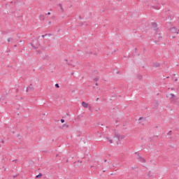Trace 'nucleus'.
<instances>
[{"mask_svg": "<svg viewBox=\"0 0 179 179\" xmlns=\"http://www.w3.org/2000/svg\"><path fill=\"white\" fill-rule=\"evenodd\" d=\"M169 99H171V103H176L177 101V96L174 94H170Z\"/></svg>", "mask_w": 179, "mask_h": 179, "instance_id": "obj_1", "label": "nucleus"}, {"mask_svg": "<svg viewBox=\"0 0 179 179\" xmlns=\"http://www.w3.org/2000/svg\"><path fill=\"white\" fill-rule=\"evenodd\" d=\"M136 155H137V159L141 162V163H146V159H145L143 157L141 156L139 153L136 152Z\"/></svg>", "mask_w": 179, "mask_h": 179, "instance_id": "obj_2", "label": "nucleus"}, {"mask_svg": "<svg viewBox=\"0 0 179 179\" xmlns=\"http://www.w3.org/2000/svg\"><path fill=\"white\" fill-rule=\"evenodd\" d=\"M171 33H176V34H178L179 29H177L176 27L171 28Z\"/></svg>", "mask_w": 179, "mask_h": 179, "instance_id": "obj_3", "label": "nucleus"}, {"mask_svg": "<svg viewBox=\"0 0 179 179\" xmlns=\"http://www.w3.org/2000/svg\"><path fill=\"white\" fill-rule=\"evenodd\" d=\"M34 90V87H33V85H30L29 87H27L26 92H33Z\"/></svg>", "mask_w": 179, "mask_h": 179, "instance_id": "obj_4", "label": "nucleus"}, {"mask_svg": "<svg viewBox=\"0 0 179 179\" xmlns=\"http://www.w3.org/2000/svg\"><path fill=\"white\" fill-rule=\"evenodd\" d=\"M82 106L83 107H84V108H87V106H89V104H87L86 102L83 101L82 103Z\"/></svg>", "mask_w": 179, "mask_h": 179, "instance_id": "obj_5", "label": "nucleus"}, {"mask_svg": "<svg viewBox=\"0 0 179 179\" xmlns=\"http://www.w3.org/2000/svg\"><path fill=\"white\" fill-rule=\"evenodd\" d=\"M157 37H158L159 41H162V40H163V36H160V34H157Z\"/></svg>", "mask_w": 179, "mask_h": 179, "instance_id": "obj_6", "label": "nucleus"}, {"mask_svg": "<svg viewBox=\"0 0 179 179\" xmlns=\"http://www.w3.org/2000/svg\"><path fill=\"white\" fill-rule=\"evenodd\" d=\"M64 128H69V125L66 124H62L61 129H64Z\"/></svg>", "mask_w": 179, "mask_h": 179, "instance_id": "obj_7", "label": "nucleus"}, {"mask_svg": "<svg viewBox=\"0 0 179 179\" xmlns=\"http://www.w3.org/2000/svg\"><path fill=\"white\" fill-rule=\"evenodd\" d=\"M152 27L154 28V29L157 30V24H156V22H153Z\"/></svg>", "mask_w": 179, "mask_h": 179, "instance_id": "obj_8", "label": "nucleus"}, {"mask_svg": "<svg viewBox=\"0 0 179 179\" xmlns=\"http://www.w3.org/2000/svg\"><path fill=\"white\" fill-rule=\"evenodd\" d=\"M115 138H117V139H118V141H120V134L116 133V134H115Z\"/></svg>", "mask_w": 179, "mask_h": 179, "instance_id": "obj_9", "label": "nucleus"}, {"mask_svg": "<svg viewBox=\"0 0 179 179\" xmlns=\"http://www.w3.org/2000/svg\"><path fill=\"white\" fill-rule=\"evenodd\" d=\"M59 8H61V10H62V12H64V11H65V10L64 9V7H62V4L59 3Z\"/></svg>", "mask_w": 179, "mask_h": 179, "instance_id": "obj_10", "label": "nucleus"}, {"mask_svg": "<svg viewBox=\"0 0 179 179\" xmlns=\"http://www.w3.org/2000/svg\"><path fill=\"white\" fill-rule=\"evenodd\" d=\"M154 66H155V68H159V66H160V64H159V63H155V64H154Z\"/></svg>", "mask_w": 179, "mask_h": 179, "instance_id": "obj_11", "label": "nucleus"}, {"mask_svg": "<svg viewBox=\"0 0 179 179\" xmlns=\"http://www.w3.org/2000/svg\"><path fill=\"white\" fill-rule=\"evenodd\" d=\"M41 177H43V173H39L38 176H36V178H40Z\"/></svg>", "mask_w": 179, "mask_h": 179, "instance_id": "obj_12", "label": "nucleus"}, {"mask_svg": "<svg viewBox=\"0 0 179 179\" xmlns=\"http://www.w3.org/2000/svg\"><path fill=\"white\" fill-rule=\"evenodd\" d=\"M39 18L41 19L42 20H44V15H39Z\"/></svg>", "mask_w": 179, "mask_h": 179, "instance_id": "obj_13", "label": "nucleus"}, {"mask_svg": "<svg viewBox=\"0 0 179 179\" xmlns=\"http://www.w3.org/2000/svg\"><path fill=\"white\" fill-rule=\"evenodd\" d=\"M99 79H100V78L96 77L94 78V82H97V80H99Z\"/></svg>", "mask_w": 179, "mask_h": 179, "instance_id": "obj_14", "label": "nucleus"}, {"mask_svg": "<svg viewBox=\"0 0 179 179\" xmlns=\"http://www.w3.org/2000/svg\"><path fill=\"white\" fill-rule=\"evenodd\" d=\"M55 87H57V89H59V84H55Z\"/></svg>", "mask_w": 179, "mask_h": 179, "instance_id": "obj_15", "label": "nucleus"}, {"mask_svg": "<svg viewBox=\"0 0 179 179\" xmlns=\"http://www.w3.org/2000/svg\"><path fill=\"white\" fill-rule=\"evenodd\" d=\"M108 141H109L110 143H113V140L110 139V138H107Z\"/></svg>", "mask_w": 179, "mask_h": 179, "instance_id": "obj_16", "label": "nucleus"}, {"mask_svg": "<svg viewBox=\"0 0 179 179\" xmlns=\"http://www.w3.org/2000/svg\"><path fill=\"white\" fill-rule=\"evenodd\" d=\"M11 40H12V38H8V40H7L8 43L10 42Z\"/></svg>", "mask_w": 179, "mask_h": 179, "instance_id": "obj_17", "label": "nucleus"}, {"mask_svg": "<svg viewBox=\"0 0 179 179\" xmlns=\"http://www.w3.org/2000/svg\"><path fill=\"white\" fill-rule=\"evenodd\" d=\"M31 45L33 47V48L36 49L37 48V47L34 46V45H33V43H31Z\"/></svg>", "mask_w": 179, "mask_h": 179, "instance_id": "obj_18", "label": "nucleus"}, {"mask_svg": "<svg viewBox=\"0 0 179 179\" xmlns=\"http://www.w3.org/2000/svg\"><path fill=\"white\" fill-rule=\"evenodd\" d=\"M60 121H61V122H62V124H64V122H65V120H64V119H62Z\"/></svg>", "mask_w": 179, "mask_h": 179, "instance_id": "obj_19", "label": "nucleus"}, {"mask_svg": "<svg viewBox=\"0 0 179 179\" xmlns=\"http://www.w3.org/2000/svg\"><path fill=\"white\" fill-rule=\"evenodd\" d=\"M46 36H48V34L43 35V36H42V38H45Z\"/></svg>", "mask_w": 179, "mask_h": 179, "instance_id": "obj_20", "label": "nucleus"}, {"mask_svg": "<svg viewBox=\"0 0 179 179\" xmlns=\"http://www.w3.org/2000/svg\"><path fill=\"white\" fill-rule=\"evenodd\" d=\"M141 120H143V117H139L138 121H141Z\"/></svg>", "mask_w": 179, "mask_h": 179, "instance_id": "obj_21", "label": "nucleus"}, {"mask_svg": "<svg viewBox=\"0 0 179 179\" xmlns=\"http://www.w3.org/2000/svg\"><path fill=\"white\" fill-rule=\"evenodd\" d=\"M168 135H171V131H169Z\"/></svg>", "mask_w": 179, "mask_h": 179, "instance_id": "obj_22", "label": "nucleus"}, {"mask_svg": "<svg viewBox=\"0 0 179 179\" xmlns=\"http://www.w3.org/2000/svg\"><path fill=\"white\" fill-rule=\"evenodd\" d=\"M138 79H142V76H138Z\"/></svg>", "mask_w": 179, "mask_h": 179, "instance_id": "obj_23", "label": "nucleus"}, {"mask_svg": "<svg viewBox=\"0 0 179 179\" xmlns=\"http://www.w3.org/2000/svg\"><path fill=\"white\" fill-rule=\"evenodd\" d=\"M46 15H51V13H50V12H49V13H48Z\"/></svg>", "mask_w": 179, "mask_h": 179, "instance_id": "obj_24", "label": "nucleus"}, {"mask_svg": "<svg viewBox=\"0 0 179 179\" xmlns=\"http://www.w3.org/2000/svg\"><path fill=\"white\" fill-rule=\"evenodd\" d=\"M1 143H5V141L3 140H1Z\"/></svg>", "mask_w": 179, "mask_h": 179, "instance_id": "obj_25", "label": "nucleus"}, {"mask_svg": "<svg viewBox=\"0 0 179 179\" xmlns=\"http://www.w3.org/2000/svg\"><path fill=\"white\" fill-rule=\"evenodd\" d=\"M177 80H178V79H177V78H175V82H177Z\"/></svg>", "mask_w": 179, "mask_h": 179, "instance_id": "obj_26", "label": "nucleus"}, {"mask_svg": "<svg viewBox=\"0 0 179 179\" xmlns=\"http://www.w3.org/2000/svg\"><path fill=\"white\" fill-rule=\"evenodd\" d=\"M156 9H160V7H157Z\"/></svg>", "mask_w": 179, "mask_h": 179, "instance_id": "obj_27", "label": "nucleus"}, {"mask_svg": "<svg viewBox=\"0 0 179 179\" xmlns=\"http://www.w3.org/2000/svg\"><path fill=\"white\" fill-rule=\"evenodd\" d=\"M96 86H99V83H96Z\"/></svg>", "mask_w": 179, "mask_h": 179, "instance_id": "obj_28", "label": "nucleus"}, {"mask_svg": "<svg viewBox=\"0 0 179 179\" xmlns=\"http://www.w3.org/2000/svg\"><path fill=\"white\" fill-rule=\"evenodd\" d=\"M106 162H107V159H105V160H104V162L106 163Z\"/></svg>", "mask_w": 179, "mask_h": 179, "instance_id": "obj_29", "label": "nucleus"}, {"mask_svg": "<svg viewBox=\"0 0 179 179\" xmlns=\"http://www.w3.org/2000/svg\"><path fill=\"white\" fill-rule=\"evenodd\" d=\"M14 47H17V45H15Z\"/></svg>", "mask_w": 179, "mask_h": 179, "instance_id": "obj_30", "label": "nucleus"}, {"mask_svg": "<svg viewBox=\"0 0 179 179\" xmlns=\"http://www.w3.org/2000/svg\"><path fill=\"white\" fill-rule=\"evenodd\" d=\"M169 76H168V77H166V79H169Z\"/></svg>", "mask_w": 179, "mask_h": 179, "instance_id": "obj_31", "label": "nucleus"}, {"mask_svg": "<svg viewBox=\"0 0 179 179\" xmlns=\"http://www.w3.org/2000/svg\"><path fill=\"white\" fill-rule=\"evenodd\" d=\"M155 43L157 44V42L155 41Z\"/></svg>", "mask_w": 179, "mask_h": 179, "instance_id": "obj_32", "label": "nucleus"}, {"mask_svg": "<svg viewBox=\"0 0 179 179\" xmlns=\"http://www.w3.org/2000/svg\"><path fill=\"white\" fill-rule=\"evenodd\" d=\"M0 148H1V144H0Z\"/></svg>", "mask_w": 179, "mask_h": 179, "instance_id": "obj_33", "label": "nucleus"}]
</instances>
